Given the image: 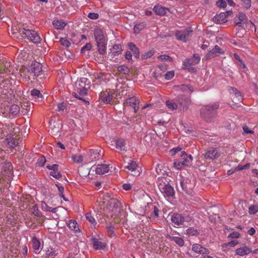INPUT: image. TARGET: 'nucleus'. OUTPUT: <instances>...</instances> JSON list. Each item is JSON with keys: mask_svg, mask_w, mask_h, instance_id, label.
<instances>
[{"mask_svg": "<svg viewBox=\"0 0 258 258\" xmlns=\"http://www.w3.org/2000/svg\"><path fill=\"white\" fill-rule=\"evenodd\" d=\"M91 86V83L89 79L85 77L78 79L74 86V90L77 92H74L73 96L81 100H84L83 97L88 94V91Z\"/></svg>", "mask_w": 258, "mask_h": 258, "instance_id": "obj_1", "label": "nucleus"}, {"mask_svg": "<svg viewBox=\"0 0 258 258\" xmlns=\"http://www.w3.org/2000/svg\"><path fill=\"white\" fill-rule=\"evenodd\" d=\"M102 208L101 207L100 209ZM103 214L107 217L116 216L121 210V204L116 199L111 198L107 202L106 208H103Z\"/></svg>", "mask_w": 258, "mask_h": 258, "instance_id": "obj_2", "label": "nucleus"}, {"mask_svg": "<svg viewBox=\"0 0 258 258\" xmlns=\"http://www.w3.org/2000/svg\"><path fill=\"white\" fill-rule=\"evenodd\" d=\"M12 31H14L13 34L15 36L17 37L18 34H24L25 37L27 38L28 39L31 41L38 43L41 41V38L37 32L34 30L27 29L24 28H19V29H16L13 27Z\"/></svg>", "mask_w": 258, "mask_h": 258, "instance_id": "obj_3", "label": "nucleus"}, {"mask_svg": "<svg viewBox=\"0 0 258 258\" xmlns=\"http://www.w3.org/2000/svg\"><path fill=\"white\" fill-rule=\"evenodd\" d=\"M219 106L218 103H211L203 106L200 110L202 117L207 121H211L216 115V110Z\"/></svg>", "mask_w": 258, "mask_h": 258, "instance_id": "obj_4", "label": "nucleus"}, {"mask_svg": "<svg viewBox=\"0 0 258 258\" xmlns=\"http://www.w3.org/2000/svg\"><path fill=\"white\" fill-rule=\"evenodd\" d=\"M94 37L99 53L104 55L106 52L107 40L101 29H96L94 30Z\"/></svg>", "mask_w": 258, "mask_h": 258, "instance_id": "obj_5", "label": "nucleus"}, {"mask_svg": "<svg viewBox=\"0 0 258 258\" xmlns=\"http://www.w3.org/2000/svg\"><path fill=\"white\" fill-rule=\"evenodd\" d=\"M99 99L105 104H110L115 99H117V94L114 90L102 92L99 95Z\"/></svg>", "mask_w": 258, "mask_h": 258, "instance_id": "obj_6", "label": "nucleus"}, {"mask_svg": "<svg viewBox=\"0 0 258 258\" xmlns=\"http://www.w3.org/2000/svg\"><path fill=\"white\" fill-rule=\"evenodd\" d=\"M30 71L32 73L34 78L37 77L42 79L45 77V73L42 70V64L37 62H33L31 66H29Z\"/></svg>", "mask_w": 258, "mask_h": 258, "instance_id": "obj_7", "label": "nucleus"}, {"mask_svg": "<svg viewBox=\"0 0 258 258\" xmlns=\"http://www.w3.org/2000/svg\"><path fill=\"white\" fill-rule=\"evenodd\" d=\"M159 189L165 197H171L174 195L173 187L168 183L159 182L158 184Z\"/></svg>", "mask_w": 258, "mask_h": 258, "instance_id": "obj_8", "label": "nucleus"}, {"mask_svg": "<svg viewBox=\"0 0 258 258\" xmlns=\"http://www.w3.org/2000/svg\"><path fill=\"white\" fill-rule=\"evenodd\" d=\"M204 155L206 160H214L221 155V151L218 148L210 147L206 151Z\"/></svg>", "mask_w": 258, "mask_h": 258, "instance_id": "obj_9", "label": "nucleus"}, {"mask_svg": "<svg viewBox=\"0 0 258 258\" xmlns=\"http://www.w3.org/2000/svg\"><path fill=\"white\" fill-rule=\"evenodd\" d=\"M122 51V46L120 44H115L109 49L108 57L112 60L115 61Z\"/></svg>", "mask_w": 258, "mask_h": 258, "instance_id": "obj_10", "label": "nucleus"}, {"mask_svg": "<svg viewBox=\"0 0 258 258\" xmlns=\"http://www.w3.org/2000/svg\"><path fill=\"white\" fill-rule=\"evenodd\" d=\"M192 32V30L190 28L181 31L176 30L175 32V35L177 40L186 42L190 37Z\"/></svg>", "mask_w": 258, "mask_h": 258, "instance_id": "obj_11", "label": "nucleus"}, {"mask_svg": "<svg viewBox=\"0 0 258 258\" xmlns=\"http://www.w3.org/2000/svg\"><path fill=\"white\" fill-rule=\"evenodd\" d=\"M11 63L6 58L0 59V74H8L11 71Z\"/></svg>", "mask_w": 258, "mask_h": 258, "instance_id": "obj_12", "label": "nucleus"}, {"mask_svg": "<svg viewBox=\"0 0 258 258\" xmlns=\"http://www.w3.org/2000/svg\"><path fill=\"white\" fill-rule=\"evenodd\" d=\"M19 74L24 81H27L34 79L29 67L28 68L22 67L20 70Z\"/></svg>", "mask_w": 258, "mask_h": 258, "instance_id": "obj_13", "label": "nucleus"}, {"mask_svg": "<svg viewBox=\"0 0 258 258\" xmlns=\"http://www.w3.org/2000/svg\"><path fill=\"white\" fill-rule=\"evenodd\" d=\"M115 92L117 94V99L126 96L129 93L130 89L125 85L118 84L116 85Z\"/></svg>", "mask_w": 258, "mask_h": 258, "instance_id": "obj_14", "label": "nucleus"}, {"mask_svg": "<svg viewBox=\"0 0 258 258\" xmlns=\"http://www.w3.org/2000/svg\"><path fill=\"white\" fill-rule=\"evenodd\" d=\"M88 162H93L100 159L101 156V150L92 149L87 154Z\"/></svg>", "mask_w": 258, "mask_h": 258, "instance_id": "obj_15", "label": "nucleus"}, {"mask_svg": "<svg viewBox=\"0 0 258 258\" xmlns=\"http://www.w3.org/2000/svg\"><path fill=\"white\" fill-rule=\"evenodd\" d=\"M139 99L135 96L130 97L124 103L126 106L133 107L135 113H137L139 108Z\"/></svg>", "mask_w": 258, "mask_h": 258, "instance_id": "obj_16", "label": "nucleus"}, {"mask_svg": "<svg viewBox=\"0 0 258 258\" xmlns=\"http://www.w3.org/2000/svg\"><path fill=\"white\" fill-rule=\"evenodd\" d=\"M200 60V56L198 54H195L193 55L192 57L185 59L183 61V66L184 68H189L191 66L198 64Z\"/></svg>", "mask_w": 258, "mask_h": 258, "instance_id": "obj_17", "label": "nucleus"}, {"mask_svg": "<svg viewBox=\"0 0 258 258\" xmlns=\"http://www.w3.org/2000/svg\"><path fill=\"white\" fill-rule=\"evenodd\" d=\"M180 109L183 111H186L191 103L190 99L185 95H180V99L178 100Z\"/></svg>", "mask_w": 258, "mask_h": 258, "instance_id": "obj_18", "label": "nucleus"}, {"mask_svg": "<svg viewBox=\"0 0 258 258\" xmlns=\"http://www.w3.org/2000/svg\"><path fill=\"white\" fill-rule=\"evenodd\" d=\"M125 168L130 171L132 175L134 176H138L140 174L139 167L135 161H131Z\"/></svg>", "mask_w": 258, "mask_h": 258, "instance_id": "obj_19", "label": "nucleus"}, {"mask_svg": "<svg viewBox=\"0 0 258 258\" xmlns=\"http://www.w3.org/2000/svg\"><path fill=\"white\" fill-rule=\"evenodd\" d=\"M224 53V51L219 46L215 45L214 48H213L208 52L207 54V57L209 58H211L219 56Z\"/></svg>", "mask_w": 258, "mask_h": 258, "instance_id": "obj_20", "label": "nucleus"}, {"mask_svg": "<svg viewBox=\"0 0 258 258\" xmlns=\"http://www.w3.org/2000/svg\"><path fill=\"white\" fill-rule=\"evenodd\" d=\"M171 221L173 223L176 225H180L183 224L185 219L181 214L174 213L171 216Z\"/></svg>", "mask_w": 258, "mask_h": 258, "instance_id": "obj_21", "label": "nucleus"}, {"mask_svg": "<svg viewBox=\"0 0 258 258\" xmlns=\"http://www.w3.org/2000/svg\"><path fill=\"white\" fill-rule=\"evenodd\" d=\"M181 160H182V164L184 166H188L191 164L193 160V157L191 155H187L185 151H182L180 155Z\"/></svg>", "mask_w": 258, "mask_h": 258, "instance_id": "obj_22", "label": "nucleus"}, {"mask_svg": "<svg viewBox=\"0 0 258 258\" xmlns=\"http://www.w3.org/2000/svg\"><path fill=\"white\" fill-rule=\"evenodd\" d=\"M192 250L194 252L199 254H203L209 253V250L207 248H205L202 245L197 243L192 245Z\"/></svg>", "mask_w": 258, "mask_h": 258, "instance_id": "obj_23", "label": "nucleus"}, {"mask_svg": "<svg viewBox=\"0 0 258 258\" xmlns=\"http://www.w3.org/2000/svg\"><path fill=\"white\" fill-rule=\"evenodd\" d=\"M173 88L176 91H189L190 93H192L194 91L193 87L191 86H189L186 84H182L181 85L174 86Z\"/></svg>", "mask_w": 258, "mask_h": 258, "instance_id": "obj_24", "label": "nucleus"}, {"mask_svg": "<svg viewBox=\"0 0 258 258\" xmlns=\"http://www.w3.org/2000/svg\"><path fill=\"white\" fill-rule=\"evenodd\" d=\"M251 252L250 248L246 246L238 248L236 250V254L240 256H243L248 254Z\"/></svg>", "mask_w": 258, "mask_h": 258, "instance_id": "obj_25", "label": "nucleus"}, {"mask_svg": "<svg viewBox=\"0 0 258 258\" xmlns=\"http://www.w3.org/2000/svg\"><path fill=\"white\" fill-rule=\"evenodd\" d=\"M153 11L158 15L164 16L166 14L167 11L169 12V9L163 7L161 5H157L154 7Z\"/></svg>", "mask_w": 258, "mask_h": 258, "instance_id": "obj_26", "label": "nucleus"}, {"mask_svg": "<svg viewBox=\"0 0 258 258\" xmlns=\"http://www.w3.org/2000/svg\"><path fill=\"white\" fill-rule=\"evenodd\" d=\"M110 169L109 165L106 164H99L96 168V173L97 174H104L108 172Z\"/></svg>", "mask_w": 258, "mask_h": 258, "instance_id": "obj_27", "label": "nucleus"}, {"mask_svg": "<svg viewBox=\"0 0 258 258\" xmlns=\"http://www.w3.org/2000/svg\"><path fill=\"white\" fill-rule=\"evenodd\" d=\"M167 237L171 241H174L179 246H182L184 244L183 239L179 237L168 235Z\"/></svg>", "mask_w": 258, "mask_h": 258, "instance_id": "obj_28", "label": "nucleus"}, {"mask_svg": "<svg viewBox=\"0 0 258 258\" xmlns=\"http://www.w3.org/2000/svg\"><path fill=\"white\" fill-rule=\"evenodd\" d=\"M93 247L96 250L102 249L106 246L105 243L102 242L97 239L93 240Z\"/></svg>", "mask_w": 258, "mask_h": 258, "instance_id": "obj_29", "label": "nucleus"}, {"mask_svg": "<svg viewBox=\"0 0 258 258\" xmlns=\"http://www.w3.org/2000/svg\"><path fill=\"white\" fill-rule=\"evenodd\" d=\"M215 22L219 24L224 23L227 22L226 14L224 13H221L219 15H217L214 18Z\"/></svg>", "mask_w": 258, "mask_h": 258, "instance_id": "obj_30", "label": "nucleus"}, {"mask_svg": "<svg viewBox=\"0 0 258 258\" xmlns=\"http://www.w3.org/2000/svg\"><path fill=\"white\" fill-rule=\"evenodd\" d=\"M6 141L7 142V144L9 146L10 148H14L16 147L18 144V141L14 139L13 137L11 136H8L6 138Z\"/></svg>", "mask_w": 258, "mask_h": 258, "instance_id": "obj_31", "label": "nucleus"}, {"mask_svg": "<svg viewBox=\"0 0 258 258\" xmlns=\"http://www.w3.org/2000/svg\"><path fill=\"white\" fill-rule=\"evenodd\" d=\"M116 147L121 151H125L124 141L122 139H118L115 141Z\"/></svg>", "mask_w": 258, "mask_h": 258, "instance_id": "obj_32", "label": "nucleus"}, {"mask_svg": "<svg viewBox=\"0 0 258 258\" xmlns=\"http://www.w3.org/2000/svg\"><path fill=\"white\" fill-rule=\"evenodd\" d=\"M128 46L130 50L133 52L136 57H138L140 55L139 50L138 48L133 43H129Z\"/></svg>", "mask_w": 258, "mask_h": 258, "instance_id": "obj_33", "label": "nucleus"}, {"mask_svg": "<svg viewBox=\"0 0 258 258\" xmlns=\"http://www.w3.org/2000/svg\"><path fill=\"white\" fill-rule=\"evenodd\" d=\"M52 24L56 29H63L66 25V23L61 20H54Z\"/></svg>", "mask_w": 258, "mask_h": 258, "instance_id": "obj_34", "label": "nucleus"}, {"mask_svg": "<svg viewBox=\"0 0 258 258\" xmlns=\"http://www.w3.org/2000/svg\"><path fill=\"white\" fill-rule=\"evenodd\" d=\"M32 247L35 250H38L41 246L40 241L36 237H33L32 239Z\"/></svg>", "mask_w": 258, "mask_h": 258, "instance_id": "obj_35", "label": "nucleus"}, {"mask_svg": "<svg viewBox=\"0 0 258 258\" xmlns=\"http://www.w3.org/2000/svg\"><path fill=\"white\" fill-rule=\"evenodd\" d=\"M166 105L168 109L171 110L177 109V106L173 99H169L166 101Z\"/></svg>", "mask_w": 258, "mask_h": 258, "instance_id": "obj_36", "label": "nucleus"}, {"mask_svg": "<svg viewBox=\"0 0 258 258\" xmlns=\"http://www.w3.org/2000/svg\"><path fill=\"white\" fill-rule=\"evenodd\" d=\"M69 228L75 232L79 231V228L77 222L75 220H70L68 223Z\"/></svg>", "mask_w": 258, "mask_h": 258, "instance_id": "obj_37", "label": "nucleus"}, {"mask_svg": "<svg viewBox=\"0 0 258 258\" xmlns=\"http://www.w3.org/2000/svg\"><path fill=\"white\" fill-rule=\"evenodd\" d=\"M146 26V23L144 22L137 23L134 27V31L136 33H139Z\"/></svg>", "mask_w": 258, "mask_h": 258, "instance_id": "obj_38", "label": "nucleus"}, {"mask_svg": "<svg viewBox=\"0 0 258 258\" xmlns=\"http://www.w3.org/2000/svg\"><path fill=\"white\" fill-rule=\"evenodd\" d=\"M28 57V54L26 52H20L17 56V59L21 63H23L27 60Z\"/></svg>", "mask_w": 258, "mask_h": 258, "instance_id": "obj_39", "label": "nucleus"}, {"mask_svg": "<svg viewBox=\"0 0 258 258\" xmlns=\"http://www.w3.org/2000/svg\"><path fill=\"white\" fill-rule=\"evenodd\" d=\"M93 82L94 83V87H95V85H100L102 84L103 82H104V78L103 76L101 75H98L97 74L95 76V78L93 80Z\"/></svg>", "mask_w": 258, "mask_h": 258, "instance_id": "obj_40", "label": "nucleus"}, {"mask_svg": "<svg viewBox=\"0 0 258 258\" xmlns=\"http://www.w3.org/2000/svg\"><path fill=\"white\" fill-rule=\"evenodd\" d=\"M20 107L18 105L13 104L10 108V113L14 116L17 115L20 112Z\"/></svg>", "mask_w": 258, "mask_h": 258, "instance_id": "obj_41", "label": "nucleus"}, {"mask_svg": "<svg viewBox=\"0 0 258 258\" xmlns=\"http://www.w3.org/2000/svg\"><path fill=\"white\" fill-rule=\"evenodd\" d=\"M86 219L94 226H95L97 223L94 218L91 215L90 213H87L85 215Z\"/></svg>", "mask_w": 258, "mask_h": 258, "instance_id": "obj_42", "label": "nucleus"}, {"mask_svg": "<svg viewBox=\"0 0 258 258\" xmlns=\"http://www.w3.org/2000/svg\"><path fill=\"white\" fill-rule=\"evenodd\" d=\"M31 94L33 97H34L36 99H38V100L40 98H41L42 97V95L40 93V91L37 89H33L31 91Z\"/></svg>", "mask_w": 258, "mask_h": 258, "instance_id": "obj_43", "label": "nucleus"}, {"mask_svg": "<svg viewBox=\"0 0 258 258\" xmlns=\"http://www.w3.org/2000/svg\"><path fill=\"white\" fill-rule=\"evenodd\" d=\"M117 71L123 74H127L129 73L128 68L124 65L119 66L117 68Z\"/></svg>", "mask_w": 258, "mask_h": 258, "instance_id": "obj_44", "label": "nucleus"}, {"mask_svg": "<svg viewBox=\"0 0 258 258\" xmlns=\"http://www.w3.org/2000/svg\"><path fill=\"white\" fill-rule=\"evenodd\" d=\"M187 234L190 236L197 235L199 234L198 231L193 228H189L186 230Z\"/></svg>", "mask_w": 258, "mask_h": 258, "instance_id": "obj_45", "label": "nucleus"}, {"mask_svg": "<svg viewBox=\"0 0 258 258\" xmlns=\"http://www.w3.org/2000/svg\"><path fill=\"white\" fill-rule=\"evenodd\" d=\"M6 168H7L8 172L7 173H6L5 174H10L11 173V172L12 171V169H13L12 164L10 163H6L5 165V166H3V169H4V171H5Z\"/></svg>", "mask_w": 258, "mask_h": 258, "instance_id": "obj_46", "label": "nucleus"}, {"mask_svg": "<svg viewBox=\"0 0 258 258\" xmlns=\"http://www.w3.org/2000/svg\"><path fill=\"white\" fill-rule=\"evenodd\" d=\"M258 212V206L252 205L249 207V213L250 214H255Z\"/></svg>", "mask_w": 258, "mask_h": 258, "instance_id": "obj_47", "label": "nucleus"}, {"mask_svg": "<svg viewBox=\"0 0 258 258\" xmlns=\"http://www.w3.org/2000/svg\"><path fill=\"white\" fill-rule=\"evenodd\" d=\"M232 90L233 91V93H234V97L237 98L238 101H240L242 99V96L239 91H238L237 89L232 88Z\"/></svg>", "mask_w": 258, "mask_h": 258, "instance_id": "obj_48", "label": "nucleus"}, {"mask_svg": "<svg viewBox=\"0 0 258 258\" xmlns=\"http://www.w3.org/2000/svg\"><path fill=\"white\" fill-rule=\"evenodd\" d=\"M50 175L56 179H59L61 176L60 173L57 170L51 171Z\"/></svg>", "mask_w": 258, "mask_h": 258, "instance_id": "obj_49", "label": "nucleus"}, {"mask_svg": "<svg viewBox=\"0 0 258 258\" xmlns=\"http://www.w3.org/2000/svg\"><path fill=\"white\" fill-rule=\"evenodd\" d=\"M240 1L242 2V5L246 9H248L251 7V0H240Z\"/></svg>", "mask_w": 258, "mask_h": 258, "instance_id": "obj_50", "label": "nucleus"}, {"mask_svg": "<svg viewBox=\"0 0 258 258\" xmlns=\"http://www.w3.org/2000/svg\"><path fill=\"white\" fill-rule=\"evenodd\" d=\"M154 54V51L153 50H150L148 52H147L145 53L144 54L142 55V57L143 59H147L148 58L151 57L152 56H153Z\"/></svg>", "mask_w": 258, "mask_h": 258, "instance_id": "obj_51", "label": "nucleus"}, {"mask_svg": "<svg viewBox=\"0 0 258 258\" xmlns=\"http://www.w3.org/2000/svg\"><path fill=\"white\" fill-rule=\"evenodd\" d=\"M65 108L66 106L64 105V103H59L57 104V107L55 110L58 112H62L63 111Z\"/></svg>", "mask_w": 258, "mask_h": 258, "instance_id": "obj_52", "label": "nucleus"}, {"mask_svg": "<svg viewBox=\"0 0 258 258\" xmlns=\"http://www.w3.org/2000/svg\"><path fill=\"white\" fill-rule=\"evenodd\" d=\"M72 160L74 162L79 163L83 161V158L81 155H75L72 157Z\"/></svg>", "mask_w": 258, "mask_h": 258, "instance_id": "obj_53", "label": "nucleus"}, {"mask_svg": "<svg viewBox=\"0 0 258 258\" xmlns=\"http://www.w3.org/2000/svg\"><path fill=\"white\" fill-rule=\"evenodd\" d=\"M60 42L62 45L67 47H69L71 45L70 41L66 38H61L60 39Z\"/></svg>", "mask_w": 258, "mask_h": 258, "instance_id": "obj_54", "label": "nucleus"}, {"mask_svg": "<svg viewBox=\"0 0 258 258\" xmlns=\"http://www.w3.org/2000/svg\"><path fill=\"white\" fill-rule=\"evenodd\" d=\"M32 212L33 214L37 217L40 216V212L38 209V207L36 206H33L32 208Z\"/></svg>", "mask_w": 258, "mask_h": 258, "instance_id": "obj_55", "label": "nucleus"}, {"mask_svg": "<svg viewBox=\"0 0 258 258\" xmlns=\"http://www.w3.org/2000/svg\"><path fill=\"white\" fill-rule=\"evenodd\" d=\"M174 76L173 71H169L165 74V78L166 80L171 79Z\"/></svg>", "mask_w": 258, "mask_h": 258, "instance_id": "obj_56", "label": "nucleus"}, {"mask_svg": "<svg viewBox=\"0 0 258 258\" xmlns=\"http://www.w3.org/2000/svg\"><path fill=\"white\" fill-rule=\"evenodd\" d=\"M216 5L219 8H225L226 6V3L224 0H219L217 2Z\"/></svg>", "mask_w": 258, "mask_h": 258, "instance_id": "obj_57", "label": "nucleus"}, {"mask_svg": "<svg viewBox=\"0 0 258 258\" xmlns=\"http://www.w3.org/2000/svg\"><path fill=\"white\" fill-rule=\"evenodd\" d=\"M173 166L176 169H180L184 165L181 161H175L173 163Z\"/></svg>", "mask_w": 258, "mask_h": 258, "instance_id": "obj_58", "label": "nucleus"}, {"mask_svg": "<svg viewBox=\"0 0 258 258\" xmlns=\"http://www.w3.org/2000/svg\"><path fill=\"white\" fill-rule=\"evenodd\" d=\"M159 58L161 60H167V61H171L172 60V58L171 57H170L168 55H165V54L160 55L159 56Z\"/></svg>", "mask_w": 258, "mask_h": 258, "instance_id": "obj_59", "label": "nucleus"}, {"mask_svg": "<svg viewBox=\"0 0 258 258\" xmlns=\"http://www.w3.org/2000/svg\"><path fill=\"white\" fill-rule=\"evenodd\" d=\"M240 237V234L239 232L234 231L231 233L228 236V238H237Z\"/></svg>", "mask_w": 258, "mask_h": 258, "instance_id": "obj_60", "label": "nucleus"}, {"mask_svg": "<svg viewBox=\"0 0 258 258\" xmlns=\"http://www.w3.org/2000/svg\"><path fill=\"white\" fill-rule=\"evenodd\" d=\"M181 148L180 147H176L173 148L170 151V154L172 156L175 155L178 152L181 151Z\"/></svg>", "mask_w": 258, "mask_h": 258, "instance_id": "obj_61", "label": "nucleus"}, {"mask_svg": "<svg viewBox=\"0 0 258 258\" xmlns=\"http://www.w3.org/2000/svg\"><path fill=\"white\" fill-rule=\"evenodd\" d=\"M92 47V45L90 43H87L85 46H84L81 49V52L84 53L86 50H89L91 49Z\"/></svg>", "mask_w": 258, "mask_h": 258, "instance_id": "obj_62", "label": "nucleus"}, {"mask_svg": "<svg viewBox=\"0 0 258 258\" xmlns=\"http://www.w3.org/2000/svg\"><path fill=\"white\" fill-rule=\"evenodd\" d=\"M45 159L44 157H41L38 160V162L37 163L38 166H42L44 165V164L45 162Z\"/></svg>", "mask_w": 258, "mask_h": 258, "instance_id": "obj_63", "label": "nucleus"}, {"mask_svg": "<svg viewBox=\"0 0 258 258\" xmlns=\"http://www.w3.org/2000/svg\"><path fill=\"white\" fill-rule=\"evenodd\" d=\"M88 17L91 19L95 20L98 18L99 15L97 13H90L88 14Z\"/></svg>", "mask_w": 258, "mask_h": 258, "instance_id": "obj_64", "label": "nucleus"}]
</instances>
